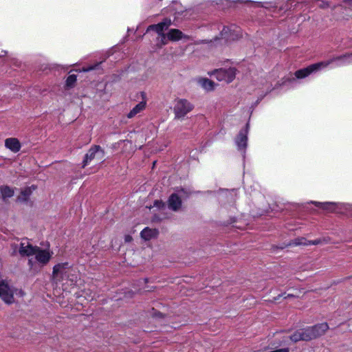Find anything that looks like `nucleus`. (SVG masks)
<instances>
[{"label": "nucleus", "mask_w": 352, "mask_h": 352, "mask_svg": "<svg viewBox=\"0 0 352 352\" xmlns=\"http://www.w3.org/2000/svg\"><path fill=\"white\" fill-rule=\"evenodd\" d=\"M52 279L56 283L67 280L72 283L77 282L78 276L75 270L67 262L58 263L53 267Z\"/></svg>", "instance_id": "nucleus-1"}, {"label": "nucleus", "mask_w": 352, "mask_h": 352, "mask_svg": "<svg viewBox=\"0 0 352 352\" xmlns=\"http://www.w3.org/2000/svg\"><path fill=\"white\" fill-rule=\"evenodd\" d=\"M348 56H349V55H346V54L343 55V56H336V57H333L331 59L327 60V61H322V62L312 64L306 68L297 70L295 72V76L297 78H305V77L308 76L309 75H310L313 72H316L322 68L327 67L328 65H329L333 62L344 59L345 58H346Z\"/></svg>", "instance_id": "nucleus-2"}, {"label": "nucleus", "mask_w": 352, "mask_h": 352, "mask_svg": "<svg viewBox=\"0 0 352 352\" xmlns=\"http://www.w3.org/2000/svg\"><path fill=\"white\" fill-rule=\"evenodd\" d=\"M14 294L23 297L25 292L22 289L14 287L5 280L0 281V298L5 303L8 305L14 303Z\"/></svg>", "instance_id": "nucleus-3"}, {"label": "nucleus", "mask_w": 352, "mask_h": 352, "mask_svg": "<svg viewBox=\"0 0 352 352\" xmlns=\"http://www.w3.org/2000/svg\"><path fill=\"white\" fill-rule=\"evenodd\" d=\"M194 106L186 99H177L174 106V113L175 118L180 119L184 118L187 113L190 112Z\"/></svg>", "instance_id": "nucleus-4"}, {"label": "nucleus", "mask_w": 352, "mask_h": 352, "mask_svg": "<svg viewBox=\"0 0 352 352\" xmlns=\"http://www.w3.org/2000/svg\"><path fill=\"white\" fill-rule=\"evenodd\" d=\"M289 338L294 342L299 341L308 342L314 340L310 327L298 329L290 336Z\"/></svg>", "instance_id": "nucleus-5"}, {"label": "nucleus", "mask_w": 352, "mask_h": 352, "mask_svg": "<svg viewBox=\"0 0 352 352\" xmlns=\"http://www.w3.org/2000/svg\"><path fill=\"white\" fill-rule=\"evenodd\" d=\"M103 156L104 151L100 146L95 145L91 146L85 155V158L82 162V168H85L95 158L99 157L100 159H102Z\"/></svg>", "instance_id": "nucleus-6"}, {"label": "nucleus", "mask_w": 352, "mask_h": 352, "mask_svg": "<svg viewBox=\"0 0 352 352\" xmlns=\"http://www.w3.org/2000/svg\"><path fill=\"white\" fill-rule=\"evenodd\" d=\"M236 69L230 67L228 69H220L216 71V78L219 81H226L227 83L231 82L236 76Z\"/></svg>", "instance_id": "nucleus-7"}, {"label": "nucleus", "mask_w": 352, "mask_h": 352, "mask_svg": "<svg viewBox=\"0 0 352 352\" xmlns=\"http://www.w3.org/2000/svg\"><path fill=\"white\" fill-rule=\"evenodd\" d=\"M171 24V19L166 18L157 24L150 25L146 29V32H148L149 31H154L158 34V36L162 35L164 34V31L166 30Z\"/></svg>", "instance_id": "nucleus-8"}, {"label": "nucleus", "mask_w": 352, "mask_h": 352, "mask_svg": "<svg viewBox=\"0 0 352 352\" xmlns=\"http://www.w3.org/2000/svg\"><path fill=\"white\" fill-rule=\"evenodd\" d=\"M52 254V253H50L49 250H42L37 247V250H35V253L33 255H35V258L38 262L43 265H46L50 261Z\"/></svg>", "instance_id": "nucleus-9"}, {"label": "nucleus", "mask_w": 352, "mask_h": 352, "mask_svg": "<svg viewBox=\"0 0 352 352\" xmlns=\"http://www.w3.org/2000/svg\"><path fill=\"white\" fill-rule=\"evenodd\" d=\"M314 339H317L324 335L329 329V325L327 322L316 324L310 327Z\"/></svg>", "instance_id": "nucleus-10"}, {"label": "nucleus", "mask_w": 352, "mask_h": 352, "mask_svg": "<svg viewBox=\"0 0 352 352\" xmlns=\"http://www.w3.org/2000/svg\"><path fill=\"white\" fill-rule=\"evenodd\" d=\"M37 246H33L28 241L21 242L19 247V254L22 256H30L35 253Z\"/></svg>", "instance_id": "nucleus-11"}, {"label": "nucleus", "mask_w": 352, "mask_h": 352, "mask_svg": "<svg viewBox=\"0 0 352 352\" xmlns=\"http://www.w3.org/2000/svg\"><path fill=\"white\" fill-rule=\"evenodd\" d=\"M311 204L328 212H333L338 208V204L336 202L311 201Z\"/></svg>", "instance_id": "nucleus-12"}, {"label": "nucleus", "mask_w": 352, "mask_h": 352, "mask_svg": "<svg viewBox=\"0 0 352 352\" xmlns=\"http://www.w3.org/2000/svg\"><path fill=\"white\" fill-rule=\"evenodd\" d=\"M168 207L173 211H178L182 206V199L175 193L172 194L168 200Z\"/></svg>", "instance_id": "nucleus-13"}, {"label": "nucleus", "mask_w": 352, "mask_h": 352, "mask_svg": "<svg viewBox=\"0 0 352 352\" xmlns=\"http://www.w3.org/2000/svg\"><path fill=\"white\" fill-rule=\"evenodd\" d=\"M5 146L14 153H17L21 149V143L14 138H7L5 140Z\"/></svg>", "instance_id": "nucleus-14"}, {"label": "nucleus", "mask_w": 352, "mask_h": 352, "mask_svg": "<svg viewBox=\"0 0 352 352\" xmlns=\"http://www.w3.org/2000/svg\"><path fill=\"white\" fill-rule=\"evenodd\" d=\"M159 234L158 230L155 228H145L140 233L141 237L146 241L156 238Z\"/></svg>", "instance_id": "nucleus-15"}, {"label": "nucleus", "mask_w": 352, "mask_h": 352, "mask_svg": "<svg viewBox=\"0 0 352 352\" xmlns=\"http://www.w3.org/2000/svg\"><path fill=\"white\" fill-rule=\"evenodd\" d=\"M239 30L237 28L231 30L228 27H224L221 31V35L228 40H234L239 37Z\"/></svg>", "instance_id": "nucleus-16"}, {"label": "nucleus", "mask_w": 352, "mask_h": 352, "mask_svg": "<svg viewBox=\"0 0 352 352\" xmlns=\"http://www.w3.org/2000/svg\"><path fill=\"white\" fill-rule=\"evenodd\" d=\"M166 36L168 41H177L183 38L184 34L182 32L178 29H170L166 33Z\"/></svg>", "instance_id": "nucleus-17"}, {"label": "nucleus", "mask_w": 352, "mask_h": 352, "mask_svg": "<svg viewBox=\"0 0 352 352\" xmlns=\"http://www.w3.org/2000/svg\"><path fill=\"white\" fill-rule=\"evenodd\" d=\"M146 105V101H142L140 103H138L135 107L133 108V109L128 113L127 118H132L134 116H135L138 113L142 111L145 108Z\"/></svg>", "instance_id": "nucleus-18"}, {"label": "nucleus", "mask_w": 352, "mask_h": 352, "mask_svg": "<svg viewBox=\"0 0 352 352\" xmlns=\"http://www.w3.org/2000/svg\"><path fill=\"white\" fill-rule=\"evenodd\" d=\"M34 189L35 188L34 186L25 188L21 192L17 199L21 202L27 201L29 199L30 196L32 195V190Z\"/></svg>", "instance_id": "nucleus-19"}, {"label": "nucleus", "mask_w": 352, "mask_h": 352, "mask_svg": "<svg viewBox=\"0 0 352 352\" xmlns=\"http://www.w3.org/2000/svg\"><path fill=\"white\" fill-rule=\"evenodd\" d=\"M247 135L245 131H240L236 137V143L239 148H245L247 145Z\"/></svg>", "instance_id": "nucleus-20"}, {"label": "nucleus", "mask_w": 352, "mask_h": 352, "mask_svg": "<svg viewBox=\"0 0 352 352\" xmlns=\"http://www.w3.org/2000/svg\"><path fill=\"white\" fill-rule=\"evenodd\" d=\"M0 192L2 198L5 200L8 198H10L14 195V190L8 186H3L0 188Z\"/></svg>", "instance_id": "nucleus-21"}, {"label": "nucleus", "mask_w": 352, "mask_h": 352, "mask_svg": "<svg viewBox=\"0 0 352 352\" xmlns=\"http://www.w3.org/2000/svg\"><path fill=\"white\" fill-rule=\"evenodd\" d=\"M77 80V76L75 74H71L69 75L65 81V89H71L73 88Z\"/></svg>", "instance_id": "nucleus-22"}, {"label": "nucleus", "mask_w": 352, "mask_h": 352, "mask_svg": "<svg viewBox=\"0 0 352 352\" xmlns=\"http://www.w3.org/2000/svg\"><path fill=\"white\" fill-rule=\"evenodd\" d=\"M202 87L207 91H212L214 89V82L208 78H204L200 80Z\"/></svg>", "instance_id": "nucleus-23"}, {"label": "nucleus", "mask_w": 352, "mask_h": 352, "mask_svg": "<svg viewBox=\"0 0 352 352\" xmlns=\"http://www.w3.org/2000/svg\"><path fill=\"white\" fill-rule=\"evenodd\" d=\"M309 245V241H307L305 238L301 237L294 239L292 243H289V245Z\"/></svg>", "instance_id": "nucleus-24"}, {"label": "nucleus", "mask_w": 352, "mask_h": 352, "mask_svg": "<svg viewBox=\"0 0 352 352\" xmlns=\"http://www.w3.org/2000/svg\"><path fill=\"white\" fill-rule=\"evenodd\" d=\"M329 239L326 238L319 239L314 241H309V245H318L321 243H328Z\"/></svg>", "instance_id": "nucleus-25"}, {"label": "nucleus", "mask_w": 352, "mask_h": 352, "mask_svg": "<svg viewBox=\"0 0 352 352\" xmlns=\"http://www.w3.org/2000/svg\"><path fill=\"white\" fill-rule=\"evenodd\" d=\"M159 36L160 37V43L158 44V47H162L163 45H165L167 44L168 40L167 38L166 34L160 35Z\"/></svg>", "instance_id": "nucleus-26"}, {"label": "nucleus", "mask_w": 352, "mask_h": 352, "mask_svg": "<svg viewBox=\"0 0 352 352\" xmlns=\"http://www.w3.org/2000/svg\"><path fill=\"white\" fill-rule=\"evenodd\" d=\"M344 10H349L352 11V0L347 1L344 3Z\"/></svg>", "instance_id": "nucleus-27"}, {"label": "nucleus", "mask_w": 352, "mask_h": 352, "mask_svg": "<svg viewBox=\"0 0 352 352\" xmlns=\"http://www.w3.org/2000/svg\"><path fill=\"white\" fill-rule=\"evenodd\" d=\"M97 65L98 64L90 67H82V71L84 72H89L91 70L94 69L97 67Z\"/></svg>", "instance_id": "nucleus-28"}, {"label": "nucleus", "mask_w": 352, "mask_h": 352, "mask_svg": "<svg viewBox=\"0 0 352 352\" xmlns=\"http://www.w3.org/2000/svg\"><path fill=\"white\" fill-rule=\"evenodd\" d=\"M164 206V204L162 201H161L157 200V201H155L154 202V206L160 208V207Z\"/></svg>", "instance_id": "nucleus-29"}, {"label": "nucleus", "mask_w": 352, "mask_h": 352, "mask_svg": "<svg viewBox=\"0 0 352 352\" xmlns=\"http://www.w3.org/2000/svg\"><path fill=\"white\" fill-rule=\"evenodd\" d=\"M329 6H330V5H329V3L328 2H326V3L323 2V3H322L319 6V7L321 8H328Z\"/></svg>", "instance_id": "nucleus-30"}, {"label": "nucleus", "mask_w": 352, "mask_h": 352, "mask_svg": "<svg viewBox=\"0 0 352 352\" xmlns=\"http://www.w3.org/2000/svg\"><path fill=\"white\" fill-rule=\"evenodd\" d=\"M132 240V237L129 235L125 236V241L130 242Z\"/></svg>", "instance_id": "nucleus-31"}, {"label": "nucleus", "mask_w": 352, "mask_h": 352, "mask_svg": "<svg viewBox=\"0 0 352 352\" xmlns=\"http://www.w3.org/2000/svg\"><path fill=\"white\" fill-rule=\"evenodd\" d=\"M292 296H293V295H292V294H288L287 297V298H289V297H292Z\"/></svg>", "instance_id": "nucleus-32"}]
</instances>
